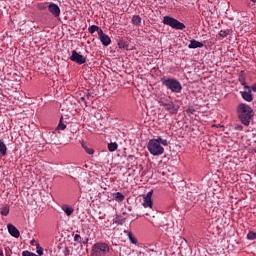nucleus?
Listing matches in <instances>:
<instances>
[{
    "instance_id": "4be33fe9",
    "label": "nucleus",
    "mask_w": 256,
    "mask_h": 256,
    "mask_svg": "<svg viewBox=\"0 0 256 256\" xmlns=\"http://www.w3.org/2000/svg\"><path fill=\"white\" fill-rule=\"evenodd\" d=\"M0 213L1 215H3L4 217H7V215H9V206H2L0 208Z\"/></svg>"
},
{
    "instance_id": "aec40b11",
    "label": "nucleus",
    "mask_w": 256,
    "mask_h": 256,
    "mask_svg": "<svg viewBox=\"0 0 256 256\" xmlns=\"http://www.w3.org/2000/svg\"><path fill=\"white\" fill-rule=\"evenodd\" d=\"M81 145H82L84 151H86V153H88V155H93L95 153V150H93V148L87 147V145L84 142H82Z\"/></svg>"
},
{
    "instance_id": "bb28decb",
    "label": "nucleus",
    "mask_w": 256,
    "mask_h": 256,
    "mask_svg": "<svg viewBox=\"0 0 256 256\" xmlns=\"http://www.w3.org/2000/svg\"><path fill=\"white\" fill-rule=\"evenodd\" d=\"M65 129H67V126L63 123H60L58 124V127H57V131H65Z\"/></svg>"
},
{
    "instance_id": "39448f33",
    "label": "nucleus",
    "mask_w": 256,
    "mask_h": 256,
    "mask_svg": "<svg viewBox=\"0 0 256 256\" xmlns=\"http://www.w3.org/2000/svg\"><path fill=\"white\" fill-rule=\"evenodd\" d=\"M152 225L155 227H166V231L169 229H173V221L168 220L166 217L159 216L156 217L154 221H152Z\"/></svg>"
},
{
    "instance_id": "20e7f679",
    "label": "nucleus",
    "mask_w": 256,
    "mask_h": 256,
    "mask_svg": "<svg viewBox=\"0 0 256 256\" xmlns=\"http://www.w3.org/2000/svg\"><path fill=\"white\" fill-rule=\"evenodd\" d=\"M164 25H168L172 29H176L177 31H183L185 29V24L181 23L179 20L171 17V16H164L163 17Z\"/></svg>"
},
{
    "instance_id": "c9c22d12",
    "label": "nucleus",
    "mask_w": 256,
    "mask_h": 256,
    "mask_svg": "<svg viewBox=\"0 0 256 256\" xmlns=\"http://www.w3.org/2000/svg\"><path fill=\"white\" fill-rule=\"evenodd\" d=\"M242 85H244V88H245V85H247L245 82H242Z\"/></svg>"
},
{
    "instance_id": "423d86ee",
    "label": "nucleus",
    "mask_w": 256,
    "mask_h": 256,
    "mask_svg": "<svg viewBox=\"0 0 256 256\" xmlns=\"http://www.w3.org/2000/svg\"><path fill=\"white\" fill-rule=\"evenodd\" d=\"M109 251L110 249L107 243H96L92 246V253L94 256H105Z\"/></svg>"
},
{
    "instance_id": "a878e982",
    "label": "nucleus",
    "mask_w": 256,
    "mask_h": 256,
    "mask_svg": "<svg viewBox=\"0 0 256 256\" xmlns=\"http://www.w3.org/2000/svg\"><path fill=\"white\" fill-rule=\"evenodd\" d=\"M74 241H75V243H82V241H83V238H81V235H79V234H75L74 235Z\"/></svg>"
},
{
    "instance_id": "5701e85b",
    "label": "nucleus",
    "mask_w": 256,
    "mask_h": 256,
    "mask_svg": "<svg viewBox=\"0 0 256 256\" xmlns=\"http://www.w3.org/2000/svg\"><path fill=\"white\" fill-rule=\"evenodd\" d=\"M114 199H116V201L121 202L125 200V196L121 192H116L114 194Z\"/></svg>"
},
{
    "instance_id": "9d476101",
    "label": "nucleus",
    "mask_w": 256,
    "mask_h": 256,
    "mask_svg": "<svg viewBox=\"0 0 256 256\" xmlns=\"http://www.w3.org/2000/svg\"><path fill=\"white\" fill-rule=\"evenodd\" d=\"M151 197H153V191H150L147 195L143 196V207H149L150 209L153 207V200H151Z\"/></svg>"
},
{
    "instance_id": "473e14b6",
    "label": "nucleus",
    "mask_w": 256,
    "mask_h": 256,
    "mask_svg": "<svg viewBox=\"0 0 256 256\" xmlns=\"http://www.w3.org/2000/svg\"><path fill=\"white\" fill-rule=\"evenodd\" d=\"M84 97H85L86 99H89V97H91V94H86Z\"/></svg>"
},
{
    "instance_id": "0eeeda50",
    "label": "nucleus",
    "mask_w": 256,
    "mask_h": 256,
    "mask_svg": "<svg viewBox=\"0 0 256 256\" xmlns=\"http://www.w3.org/2000/svg\"><path fill=\"white\" fill-rule=\"evenodd\" d=\"M70 61H73V63H77V65H83L87 63V58L77 52V50H73L72 55L70 56Z\"/></svg>"
},
{
    "instance_id": "ddd939ff",
    "label": "nucleus",
    "mask_w": 256,
    "mask_h": 256,
    "mask_svg": "<svg viewBox=\"0 0 256 256\" xmlns=\"http://www.w3.org/2000/svg\"><path fill=\"white\" fill-rule=\"evenodd\" d=\"M7 229H8V233H10L12 235V237L19 239L21 233L19 232V229H17V227H15V225L8 224Z\"/></svg>"
},
{
    "instance_id": "72a5a7b5",
    "label": "nucleus",
    "mask_w": 256,
    "mask_h": 256,
    "mask_svg": "<svg viewBox=\"0 0 256 256\" xmlns=\"http://www.w3.org/2000/svg\"><path fill=\"white\" fill-rule=\"evenodd\" d=\"M80 100H82V101H86V100H87V98H85V96H82V97L80 98Z\"/></svg>"
},
{
    "instance_id": "cd10ccee",
    "label": "nucleus",
    "mask_w": 256,
    "mask_h": 256,
    "mask_svg": "<svg viewBox=\"0 0 256 256\" xmlns=\"http://www.w3.org/2000/svg\"><path fill=\"white\" fill-rule=\"evenodd\" d=\"M228 35H229V30H221V31L219 32V36H220V37L225 38V37H227Z\"/></svg>"
},
{
    "instance_id": "c85d7f7f",
    "label": "nucleus",
    "mask_w": 256,
    "mask_h": 256,
    "mask_svg": "<svg viewBox=\"0 0 256 256\" xmlns=\"http://www.w3.org/2000/svg\"><path fill=\"white\" fill-rule=\"evenodd\" d=\"M158 103H159V105H161V107H166L167 104L169 103V101H165V99L160 98Z\"/></svg>"
},
{
    "instance_id": "f257e3e1",
    "label": "nucleus",
    "mask_w": 256,
    "mask_h": 256,
    "mask_svg": "<svg viewBox=\"0 0 256 256\" xmlns=\"http://www.w3.org/2000/svg\"><path fill=\"white\" fill-rule=\"evenodd\" d=\"M167 145H169V142L159 136L155 139L149 140L147 149L151 155L159 157L165 153V148L163 147H167Z\"/></svg>"
},
{
    "instance_id": "f03ea898",
    "label": "nucleus",
    "mask_w": 256,
    "mask_h": 256,
    "mask_svg": "<svg viewBox=\"0 0 256 256\" xmlns=\"http://www.w3.org/2000/svg\"><path fill=\"white\" fill-rule=\"evenodd\" d=\"M238 119L241 121L242 125L249 127L251 119L254 117L253 108L245 103L238 104L237 107Z\"/></svg>"
},
{
    "instance_id": "7ed1b4c3",
    "label": "nucleus",
    "mask_w": 256,
    "mask_h": 256,
    "mask_svg": "<svg viewBox=\"0 0 256 256\" xmlns=\"http://www.w3.org/2000/svg\"><path fill=\"white\" fill-rule=\"evenodd\" d=\"M162 84L165 85L167 89H170L172 93H181L183 89V86H181V82L173 78L162 80Z\"/></svg>"
},
{
    "instance_id": "4468645a",
    "label": "nucleus",
    "mask_w": 256,
    "mask_h": 256,
    "mask_svg": "<svg viewBox=\"0 0 256 256\" xmlns=\"http://www.w3.org/2000/svg\"><path fill=\"white\" fill-rule=\"evenodd\" d=\"M202 47H203V43L195 39H192L190 41V44L188 45V49H201Z\"/></svg>"
},
{
    "instance_id": "2eb2a0df",
    "label": "nucleus",
    "mask_w": 256,
    "mask_h": 256,
    "mask_svg": "<svg viewBox=\"0 0 256 256\" xmlns=\"http://www.w3.org/2000/svg\"><path fill=\"white\" fill-rule=\"evenodd\" d=\"M61 209H62V211H64V213H65V215H67V217H71V215H73V212L75 211L73 209V207H71L67 204L62 205Z\"/></svg>"
},
{
    "instance_id": "b1692460",
    "label": "nucleus",
    "mask_w": 256,
    "mask_h": 256,
    "mask_svg": "<svg viewBox=\"0 0 256 256\" xmlns=\"http://www.w3.org/2000/svg\"><path fill=\"white\" fill-rule=\"evenodd\" d=\"M114 223H116L117 225H123L125 223V218L117 216L116 218H114Z\"/></svg>"
},
{
    "instance_id": "1a4fd4ad",
    "label": "nucleus",
    "mask_w": 256,
    "mask_h": 256,
    "mask_svg": "<svg viewBox=\"0 0 256 256\" xmlns=\"http://www.w3.org/2000/svg\"><path fill=\"white\" fill-rule=\"evenodd\" d=\"M98 36H99V39H100L102 45H104V47H109V45H111V37H109V35L105 34L103 32V30H100Z\"/></svg>"
},
{
    "instance_id": "9b49d317",
    "label": "nucleus",
    "mask_w": 256,
    "mask_h": 256,
    "mask_svg": "<svg viewBox=\"0 0 256 256\" xmlns=\"http://www.w3.org/2000/svg\"><path fill=\"white\" fill-rule=\"evenodd\" d=\"M165 111H168L170 115H176L177 111H179V105H175V103L168 101L165 106Z\"/></svg>"
},
{
    "instance_id": "e433bc0d",
    "label": "nucleus",
    "mask_w": 256,
    "mask_h": 256,
    "mask_svg": "<svg viewBox=\"0 0 256 256\" xmlns=\"http://www.w3.org/2000/svg\"><path fill=\"white\" fill-rule=\"evenodd\" d=\"M252 1V3H256V0H251Z\"/></svg>"
},
{
    "instance_id": "c756f323",
    "label": "nucleus",
    "mask_w": 256,
    "mask_h": 256,
    "mask_svg": "<svg viewBox=\"0 0 256 256\" xmlns=\"http://www.w3.org/2000/svg\"><path fill=\"white\" fill-rule=\"evenodd\" d=\"M36 252L38 253V256L43 255V248L41 246H36Z\"/></svg>"
},
{
    "instance_id": "f8f14e48",
    "label": "nucleus",
    "mask_w": 256,
    "mask_h": 256,
    "mask_svg": "<svg viewBox=\"0 0 256 256\" xmlns=\"http://www.w3.org/2000/svg\"><path fill=\"white\" fill-rule=\"evenodd\" d=\"M48 10L49 12L54 16V17H59V15H61V9L59 8V6L55 3H51L48 6Z\"/></svg>"
},
{
    "instance_id": "f3484780",
    "label": "nucleus",
    "mask_w": 256,
    "mask_h": 256,
    "mask_svg": "<svg viewBox=\"0 0 256 256\" xmlns=\"http://www.w3.org/2000/svg\"><path fill=\"white\" fill-rule=\"evenodd\" d=\"M88 31H89L91 34L95 33V31H97V32H98V35H99V32H100V31H103V29H101V28H100L99 26H97V25H91V26H89Z\"/></svg>"
},
{
    "instance_id": "393cba45",
    "label": "nucleus",
    "mask_w": 256,
    "mask_h": 256,
    "mask_svg": "<svg viewBox=\"0 0 256 256\" xmlns=\"http://www.w3.org/2000/svg\"><path fill=\"white\" fill-rule=\"evenodd\" d=\"M247 239H249L250 241L255 240V239H256V233H254V232H249V233L247 234Z\"/></svg>"
},
{
    "instance_id": "dca6fc26",
    "label": "nucleus",
    "mask_w": 256,
    "mask_h": 256,
    "mask_svg": "<svg viewBox=\"0 0 256 256\" xmlns=\"http://www.w3.org/2000/svg\"><path fill=\"white\" fill-rule=\"evenodd\" d=\"M124 233H126V235H128V239L133 245H137V238H135V236H133V233L131 231L125 230Z\"/></svg>"
},
{
    "instance_id": "f704fd0d",
    "label": "nucleus",
    "mask_w": 256,
    "mask_h": 256,
    "mask_svg": "<svg viewBox=\"0 0 256 256\" xmlns=\"http://www.w3.org/2000/svg\"><path fill=\"white\" fill-rule=\"evenodd\" d=\"M239 131H243V126H238Z\"/></svg>"
},
{
    "instance_id": "2f4dec72",
    "label": "nucleus",
    "mask_w": 256,
    "mask_h": 256,
    "mask_svg": "<svg viewBox=\"0 0 256 256\" xmlns=\"http://www.w3.org/2000/svg\"><path fill=\"white\" fill-rule=\"evenodd\" d=\"M252 91H254V93H256V84H254V85L252 86Z\"/></svg>"
},
{
    "instance_id": "7c9ffc66",
    "label": "nucleus",
    "mask_w": 256,
    "mask_h": 256,
    "mask_svg": "<svg viewBox=\"0 0 256 256\" xmlns=\"http://www.w3.org/2000/svg\"><path fill=\"white\" fill-rule=\"evenodd\" d=\"M82 243H83V245H87V243H89V237H85V238L82 240Z\"/></svg>"
},
{
    "instance_id": "a211bd4d",
    "label": "nucleus",
    "mask_w": 256,
    "mask_h": 256,
    "mask_svg": "<svg viewBox=\"0 0 256 256\" xmlns=\"http://www.w3.org/2000/svg\"><path fill=\"white\" fill-rule=\"evenodd\" d=\"M0 153L1 155H7V145H5L3 140H0Z\"/></svg>"
},
{
    "instance_id": "6ab92c4d",
    "label": "nucleus",
    "mask_w": 256,
    "mask_h": 256,
    "mask_svg": "<svg viewBox=\"0 0 256 256\" xmlns=\"http://www.w3.org/2000/svg\"><path fill=\"white\" fill-rule=\"evenodd\" d=\"M119 145L117 144V142H111L108 144V151H111L113 153V151H117Z\"/></svg>"
},
{
    "instance_id": "412c9836",
    "label": "nucleus",
    "mask_w": 256,
    "mask_h": 256,
    "mask_svg": "<svg viewBox=\"0 0 256 256\" xmlns=\"http://www.w3.org/2000/svg\"><path fill=\"white\" fill-rule=\"evenodd\" d=\"M131 21L133 25H141V16L134 15Z\"/></svg>"
},
{
    "instance_id": "6e6552de",
    "label": "nucleus",
    "mask_w": 256,
    "mask_h": 256,
    "mask_svg": "<svg viewBox=\"0 0 256 256\" xmlns=\"http://www.w3.org/2000/svg\"><path fill=\"white\" fill-rule=\"evenodd\" d=\"M245 91H241L240 95L244 101H247V103H251L253 101V93L251 92V88L248 85H245Z\"/></svg>"
}]
</instances>
